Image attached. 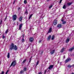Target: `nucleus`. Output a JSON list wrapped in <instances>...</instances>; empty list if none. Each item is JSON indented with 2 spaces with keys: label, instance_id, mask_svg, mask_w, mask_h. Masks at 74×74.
<instances>
[{
  "label": "nucleus",
  "instance_id": "nucleus-1",
  "mask_svg": "<svg viewBox=\"0 0 74 74\" xmlns=\"http://www.w3.org/2000/svg\"><path fill=\"white\" fill-rule=\"evenodd\" d=\"M10 50H12V49H14L15 51H16L18 49V47L16 46V45H14V44L12 43H11V45L10 46Z\"/></svg>",
  "mask_w": 74,
  "mask_h": 74
},
{
  "label": "nucleus",
  "instance_id": "nucleus-2",
  "mask_svg": "<svg viewBox=\"0 0 74 74\" xmlns=\"http://www.w3.org/2000/svg\"><path fill=\"white\" fill-rule=\"evenodd\" d=\"M16 60H14L13 62H12V63L11 65H10V67H11L12 66L13 67H14L16 65Z\"/></svg>",
  "mask_w": 74,
  "mask_h": 74
},
{
  "label": "nucleus",
  "instance_id": "nucleus-3",
  "mask_svg": "<svg viewBox=\"0 0 74 74\" xmlns=\"http://www.w3.org/2000/svg\"><path fill=\"white\" fill-rule=\"evenodd\" d=\"M13 21H16L17 19V16L16 15L14 14L13 16Z\"/></svg>",
  "mask_w": 74,
  "mask_h": 74
},
{
  "label": "nucleus",
  "instance_id": "nucleus-4",
  "mask_svg": "<svg viewBox=\"0 0 74 74\" xmlns=\"http://www.w3.org/2000/svg\"><path fill=\"white\" fill-rule=\"evenodd\" d=\"M57 23H58V21L56 20H55L54 21L53 23L54 26H55V25H56L57 24Z\"/></svg>",
  "mask_w": 74,
  "mask_h": 74
},
{
  "label": "nucleus",
  "instance_id": "nucleus-5",
  "mask_svg": "<svg viewBox=\"0 0 74 74\" xmlns=\"http://www.w3.org/2000/svg\"><path fill=\"white\" fill-rule=\"evenodd\" d=\"M22 26H23V24H22L21 23L20 25L19 26V30H21V28L22 27Z\"/></svg>",
  "mask_w": 74,
  "mask_h": 74
},
{
  "label": "nucleus",
  "instance_id": "nucleus-6",
  "mask_svg": "<svg viewBox=\"0 0 74 74\" xmlns=\"http://www.w3.org/2000/svg\"><path fill=\"white\" fill-rule=\"evenodd\" d=\"M34 39L33 37H30L29 38V41L30 42H33Z\"/></svg>",
  "mask_w": 74,
  "mask_h": 74
},
{
  "label": "nucleus",
  "instance_id": "nucleus-7",
  "mask_svg": "<svg viewBox=\"0 0 74 74\" xmlns=\"http://www.w3.org/2000/svg\"><path fill=\"white\" fill-rule=\"evenodd\" d=\"M52 32V27L50 28L49 29V31L47 32V34L48 33H51Z\"/></svg>",
  "mask_w": 74,
  "mask_h": 74
},
{
  "label": "nucleus",
  "instance_id": "nucleus-8",
  "mask_svg": "<svg viewBox=\"0 0 74 74\" xmlns=\"http://www.w3.org/2000/svg\"><path fill=\"white\" fill-rule=\"evenodd\" d=\"M57 27H58V28H61V27H62V25L61 24H58L57 25Z\"/></svg>",
  "mask_w": 74,
  "mask_h": 74
},
{
  "label": "nucleus",
  "instance_id": "nucleus-9",
  "mask_svg": "<svg viewBox=\"0 0 74 74\" xmlns=\"http://www.w3.org/2000/svg\"><path fill=\"white\" fill-rule=\"evenodd\" d=\"M22 19H23V16H21L19 18V22H21L22 21Z\"/></svg>",
  "mask_w": 74,
  "mask_h": 74
},
{
  "label": "nucleus",
  "instance_id": "nucleus-10",
  "mask_svg": "<svg viewBox=\"0 0 74 74\" xmlns=\"http://www.w3.org/2000/svg\"><path fill=\"white\" fill-rule=\"evenodd\" d=\"M70 60H71L69 58H68L65 60V63H67L69 62H70Z\"/></svg>",
  "mask_w": 74,
  "mask_h": 74
},
{
  "label": "nucleus",
  "instance_id": "nucleus-11",
  "mask_svg": "<svg viewBox=\"0 0 74 74\" xmlns=\"http://www.w3.org/2000/svg\"><path fill=\"white\" fill-rule=\"evenodd\" d=\"M51 38V35L49 36L48 38H47V41H49V40Z\"/></svg>",
  "mask_w": 74,
  "mask_h": 74
},
{
  "label": "nucleus",
  "instance_id": "nucleus-12",
  "mask_svg": "<svg viewBox=\"0 0 74 74\" xmlns=\"http://www.w3.org/2000/svg\"><path fill=\"white\" fill-rule=\"evenodd\" d=\"M53 65H50L49 66V69L50 70L51 69H52V68H53Z\"/></svg>",
  "mask_w": 74,
  "mask_h": 74
},
{
  "label": "nucleus",
  "instance_id": "nucleus-13",
  "mask_svg": "<svg viewBox=\"0 0 74 74\" xmlns=\"http://www.w3.org/2000/svg\"><path fill=\"white\" fill-rule=\"evenodd\" d=\"M69 41H70V39H69V38H68L66 40V43H68V42H69Z\"/></svg>",
  "mask_w": 74,
  "mask_h": 74
},
{
  "label": "nucleus",
  "instance_id": "nucleus-14",
  "mask_svg": "<svg viewBox=\"0 0 74 74\" xmlns=\"http://www.w3.org/2000/svg\"><path fill=\"white\" fill-rule=\"evenodd\" d=\"M55 50L54 49L53 51H51L50 53H51V55H52L53 54V53L55 52Z\"/></svg>",
  "mask_w": 74,
  "mask_h": 74
},
{
  "label": "nucleus",
  "instance_id": "nucleus-15",
  "mask_svg": "<svg viewBox=\"0 0 74 74\" xmlns=\"http://www.w3.org/2000/svg\"><path fill=\"white\" fill-rule=\"evenodd\" d=\"M64 49H65V48L64 47H63V49L61 50L60 52H61V53H62V52H64Z\"/></svg>",
  "mask_w": 74,
  "mask_h": 74
},
{
  "label": "nucleus",
  "instance_id": "nucleus-16",
  "mask_svg": "<svg viewBox=\"0 0 74 74\" xmlns=\"http://www.w3.org/2000/svg\"><path fill=\"white\" fill-rule=\"evenodd\" d=\"M73 4V3H67V5H68L69 6H70L72 4Z\"/></svg>",
  "mask_w": 74,
  "mask_h": 74
},
{
  "label": "nucleus",
  "instance_id": "nucleus-17",
  "mask_svg": "<svg viewBox=\"0 0 74 74\" xmlns=\"http://www.w3.org/2000/svg\"><path fill=\"white\" fill-rule=\"evenodd\" d=\"M63 9H66V5H64L62 7Z\"/></svg>",
  "mask_w": 74,
  "mask_h": 74
},
{
  "label": "nucleus",
  "instance_id": "nucleus-18",
  "mask_svg": "<svg viewBox=\"0 0 74 74\" xmlns=\"http://www.w3.org/2000/svg\"><path fill=\"white\" fill-rule=\"evenodd\" d=\"M55 38V36L54 35H53L52 37L51 38V40H54V38Z\"/></svg>",
  "mask_w": 74,
  "mask_h": 74
},
{
  "label": "nucleus",
  "instance_id": "nucleus-19",
  "mask_svg": "<svg viewBox=\"0 0 74 74\" xmlns=\"http://www.w3.org/2000/svg\"><path fill=\"white\" fill-rule=\"evenodd\" d=\"M32 16H33V14H31L29 16V19H30V18H31V17H32Z\"/></svg>",
  "mask_w": 74,
  "mask_h": 74
},
{
  "label": "nucleus",
  "instance_id": "nucleus-20",
  "mask_svg": "<svg viewBox=\"0 0 74 74\" xmlns=\"http://www.w3.org/2000/svg\"><path fill=\"white\" fill-rule=\"evenodd\" d=\"M26 59L24 60L23 61V62H22L23 64L25 63V62H26Z\"/></svg>",
  "mask_w": 74,
  "mask_h": 74
},
{
  "label": "nucleus",
  "instance_id": "nucleus-21",
  "mask_svg": "<svg viewBox=\"0 0 74 74\" xmlns=\"http://www.w3.org/2000/svg\"><path fill=\"white\" fill-rule=\"evenodd\" d=\"M25 14H28V12L27 11V10H26L25 12Z\"/></svg>",
  "mask_w": 74,
  "mask_h": 74
},
{
  "label": "nucleus",
  "instance_id": "nucleus-22",
  "mask_svg": "<svg viewBox=\"0 0 74 74\" xmlns=\"http://www.w3.org/2000/svg\"><path fill=\"white\" fill-rule=\"evenodd\" d=\"M8 58H10V53H8Z\"/></svg>",
  "mask_w": 74,
  "mask_h": 74
},
{
  "label": "nucleus",
  "instance_id": "nucleus-23",
  "mask_svg": "<svg viewBox=\"0 0 74 74\" xmlns=\"http://www.w3.org/2000/svg\"><path fill=\"white\" fill-rule=\"evenodd\" d=\"M27 70V68L26 67H25L24 68V71H26Z\"/></svg>",
  "mask_w": 74,
  "mask_h": 74
},
{
  "label": "nucleus",
  "instance_id": "nucleus-24",
  "mask_svg": "<svg viewBox=\"0 0 74 74\" xmlns=\"http://www.w3.org/2000/svg\"><path fill=\"white\" fill-rule=\"evenodd\" d=\"M66 23V22L65 21H63L62 23V25H64V24H65V23Z\"/></svg>",
  "mask_w": 74,
  "mask_h": 74
},
{
  "label": "nucleus",
  "instance_id": "nucleus-25",
  "mask_svg": "<svg viewBox=\"0 0 74 74\" xmlns=\"http://www.w3.org/2000/svg\"><path fill=\"white\" fill-rule=\"evenodd\" d=\"M24 72V71L23 70H21L20 71V74H22V73H23Z\"/></svg>",
  "mask_w": 74,
  "mask_h": 74
},
{
  "label": "nucleus",
  "instance_id": "nucleus-26",
  "mask_svg": "<svg viewBox=\"0 0 74 74\" xmlns=\"http://www.w3.org/2000/svg\"><path fill=\"white\" fill-rule=\"evenodd\" d=\"M72 67V66L70 65H69L68 66V67H69V68H71Z\"/></svg>",
  "mask_w": 74,
  "mask_h": 74
},
{
  "label": "nucleus",
  "instance_id": "nucleus-27",
  "mask_svg": "<svg viewBox=\"0 0 74 74\" xmlns=\"http://www.w3.org/2000/svg\"><path fill=\"white\" fill-rule=\"evenodd\" d=\"M21 41L22 42H23L25 41V39H24V38L22 39Z\"/></svg>",
  "mask_w": 74,
  "mask_h": 74
},
{
  "label": "nucleus",
  "instance_id": "nucleus-28",
  "mask_svg": "<svg viewBox=\"0 0 74 74\" xmlns=\"http://www.w3.org/2000/svg\"><path fill=\"white\" fill-rule=\"evenodd\" d=\"M24 2L25 4H26V3H27V1L26 0H24Z\"/></svg>",
  "mask_w": 74,
  "mask_h": 74
},
{
  "label": "nucleus",
  "instance_id": "nucleus-29",
  "mask_svg": "<svg viewBox=\"0 0 74 74\" xmlns=\"http://www.w3.org/2000/svg\"><path fill=\"white\" fill-rule=\"evenodd\" d=\"M53 5H50V6L49 7V9H50V8H52V7H53Z\"/></svg>",
  "mask_w": 74,
  "mask_h": 74
},
{
  "label": "nucleus",
  "instance_id": "nucleus-30",
  "mask_svg": "<svg viewBox=\"0 0 74 74\" xmlns=\"http://www.w3.org/2000/svg\"><path fill=\"white\" fill-rule=\"evenodd\" d=\"M43 51H41L40 52V55H42V53H43Z\"/></svg>",
  "mask_w": 74,
  "mask_h": 74
},
{
  "label": "nucleus",
  "instance_id": "nucleus-31",
  "mask_svg": "<svg viewBox=\"0 0 74 74\" xmlns=\"http://www.w3.org/2000/svg\"><path fill=\"white\" fill-rule=\"evenodd\" d=\"M8 32V29H7L6 31V34H7Z\"/></svg>",
  "mask_w": 74,
  "mask_h": 74
},
{
  "label": "nucleus",
  "instance_id": "nucleus-32",
  "mask_svg": "<svg viewBox=\"0 0 74 74\" xmlns=\"http://www.w3.org/2000/svg\"><path fill=\"white\" fill-rule=\"evenodd\" d=\"M41 41H42V40H40L39 42L38 43H41Z\"/></svg>",
  "mask_w": 74,
  "mask_h": 74
},
{
  "label": "nucleus",
  "instance_id": "nucleus-33",
  "mask_svg": "<svg viewBox=\"0 0 74 74\" xmlns=\"http://www.w3.org/2000/svg\"><path fill=\"white\" fill-rule=\"evenodd\" d=\"M2 38H3V39H4V38H5V36H2Z\"/></svg>",
  "mask_w": 74,
  "mask_h": 74
},
{
  "label": "nucleus",
  "instance_id": "nucleus-34",
  "mask_svg": "<svg viewBox=\"0 0 74 74\" xmlns=\"http://www.w3.org/2000/svg\"><path fill=\"white\" fill-rule=\"evenodd\" d=\"M39 63V61H38L37 63H36V64H37V65H38V64Z\"/></svg>",
  "mask_w": 74,
  "mask_h": 74
},
{
  "label": "nucleus",
  "instance_id": "nucleus-35",
  "mask_svg": "<svg viewBox=\"0 0 74 74\" xmlns=\"http://www.w3.org/2000/svg\"><path fill=\"white\" fill-rule=\"evenodd\" d=\"M22 37L23 38H24V37H25V35L24 34H23Z\"/></svg>",
  "mask_w": 74,
  "mask_h": 74
},
{
  "label": "nucleus",
  "instance_id": "nucleus-36",
  "mask_svg": "<svg viewBox=\"0 0 74 74\" xmlns=\"http://www.w3.org/2000/svg\"><path fill=\"white\" fill-rule=\"evenodd\" d=\"M62 0H60V2H59V3L60 4L61 3H62Z\"/></svg>",
  "mask_w": 74,
  "mask_h": 74
},
{
  "label": "nucleus",
  "instance_id": "nucleus-37",
  "mask_svg": "<svg viewBox=\"0 0 74 74\" xmlns=\"http://www.w3.org/2000/svg\"><path fill=\"white\" fill-rule=\"evenodd\" d=\"M4 71H2L1 73V74H4Z\"/></svg>",
  "mask_w": 74,
  "mask_h": 74
},
{
  "label": "nucleus",
  "instance_id": "nucleus-38",
  "mask_svg": "<svg viewBox=\"0 0 74 74\" xmlns=\"http://www.w3.org/2000/svg\"><path fill=\"white\" fill-rule=\"evenodd\" d=\"M46 72H47V70H45V72H44V73H45V74H46Z\"/></svg>",
  "mask_w": 74,
  "mask_h": 74
},
{
  "label": "nucleus",
  "instance_id": "nucleus-39",
  "mask_svg": "<svg viewBox=\"0 0 74 74\" xmlns=\"http://www.w3.org/2000/svg\"><path fill=\"white\" fill-rule=\"evenodd\" d=\"M20 9H21V7H19V8H18V10H20Z\"/></svg>",
  "mask_w": 74,
  "mask_h": 74
},
{
  "label": "nucleus",
  "instance_id": "nucleus-40",
  "mask_svg": "<svg viewBox=\"0 0 74 74\" xmlns=\"http://www.w3.org/2000/svg\"><path fill=\"white\" fill-rule=\"evenodd\" d=\"M7 16H6L5 17V21H6V20H7Z\"/></svg>",
  "mask_w": 74,
  "mask_h": 74
},
{
  "label": "nucleus",
  "instance_id": "nucleus-41",
  "mask_svg": "<svg viewBox=\"0 0 74 74\" xmlns=\"http://www.w3.org/2000/svg\"><path fill=\"white\" fill-rule=\"evenodd\" d=\"M32 56H31V58H30V61H31V60L32 59Z\"/></svg>",
  "mask_w": 74,
  "mask_h": 74
},
{
  "label": "nucleus",
  "instance_id": "nucleus-42",
  "mask_svg": "<svg viewBox=\"0 0 74 74\" xmlns=\"http://www.w3.org/2000/svg\"><path fill=\"white\" fill-rule=\"evenodd\" d=\"M9 71V70H7V71L6 72V73H8V71Z\"/></svg>",
  "mask_w": 74,
  "mask_h": 74
},
{
  "label": "nucleus",
  "instance_id": "nucleus-43",
  "mask_svg": "<svg viewBox=\"0 0 74 74\" xmlns=\"http://www.w3.org/2000/svg\"><path fill=\"white\" fill-rule=\"evenodd\" d=\"M15 0H14V1L13 4H15Z\"/></svg>",
  "mask_w": 74,
  "mask_h": 74
},
{
  "label": "nucleus",
  "instance_id": "nucleus-44",
  "mask_svg": "<svg viewBox=\"0 0 74 74\" xmlns=\"http://www.w3.org/2000/svg\"><path fill=\"white\" fill-rule=\"evenodd\" d=\"M64 21V20H63V19H62V20H61V21H62V22H64V21Z\"/></svg>",
  "mask_w": 74,
  "mask_h": 74
},
{
  "label": "nucleus",
  "instance_id": "nucleus-45",
  "mask_svg": "<svg viewBox=\"0 0 74 74\" xmlns=\"http://www.w3.org/2000/svg\"><path fill=\"white\" fill-rule=\"evenodd\" d=\"M1 23H2V22H3V20H1Z\"/></svg>",
  "mask_w": 74,
  "mask_h": 74
},
{
  "label": "nucleus",
  "instance_id": "nucleus-46",
  "mask_svg": "<svg viewBox=\"0 0 74 74\" xmlns=\"http://www.w3.org/2000/svg\"><path fill=\"white\" fill-rule=\"evenodd\" d=\"M72 66H73V67H74V64L72 65Z\"/></svg>",
  "mask_w": 74,
  "mask_h": 74
},
{
  "label": "nucleus",
  "instance_id": "nucleus-47",
  "mask_svg": "<svg viewBox=\"0 0 74 74\" xmlns=\"http://www.w3.org/2000/svg\"><path fill=\"white\" fill-rule=\"evenodd\" d=\"M37 64H36V65L35 66V67H37Z\"/></svg>",
  "mask_w": 74,
  "mask_h": 74
},
{
  "label": "nucleus",
  "instance_id": "nucleus-48",
  "mask_svg": "<svg viewBox=\"0 0 74 74\" xmlns=\"http://www.w3.org/2000/svg\"><path fill=\"white\" fill-rule=\"evenodd\" d=\"M30 62H31V61H30V60H29V63Z\"/></svg>",
  "mask_w": 74,
  "mask_h": 74
},
{
  "label": "nucleus",
  "instance_id": "nucleus-49",
  "mask_svg": "<svg viewBox=\"0 0 74 74\" xmlns=\"http://www.w3.org/2000/svg\"><path fill=\"white\" fill-rule=\"evenodd\" d=\"M64 58H65V56H64Z\"/></svg>",
  "mask_w": 74,
  "mask_h": 74
},
{
  "label": "nucleus",
  "instance_id": "nucleus-50",
  "mask_svg": "<svg viewBox=\"0 0 74 74\" xmlns=\"http://www.w3.org/2000/svg\"><path fill=\"white\" fill-rule=\"evenodd\" d=\"M71 74H74V73H72Z\"/></svg>",
  "mask_w": 74,
  "mask_h": 74
},
{
  "label": "nucleus",
  "instance_id": "nucleus-51",
  "mask_svg": "<svg viewBox=\"0 0 74 74\" xmlns=\"http://www.w3.org/2000/svg\"><path fill=\"white\" fill-rule=\"evenodd\" d=\"M0 25H1V23H0Z\"/></svg>",
  "mask_w": 74,
  "mask_h": 74
},
{
  "label": "nucleus",
  "instance_id": "nucleus-52",
  "mask_svg": "<svg viewBox=\"0 0 74 74\" xmlns=\"http://www.w3.org/2000/svg\"><path fill=\"white\" fill-rule=\"evenodd\" d=\"M5 74H7V73H5Z\"/></svg>",
  "mask_w": 74,
  "mask_h": 74
}]
</instances>
